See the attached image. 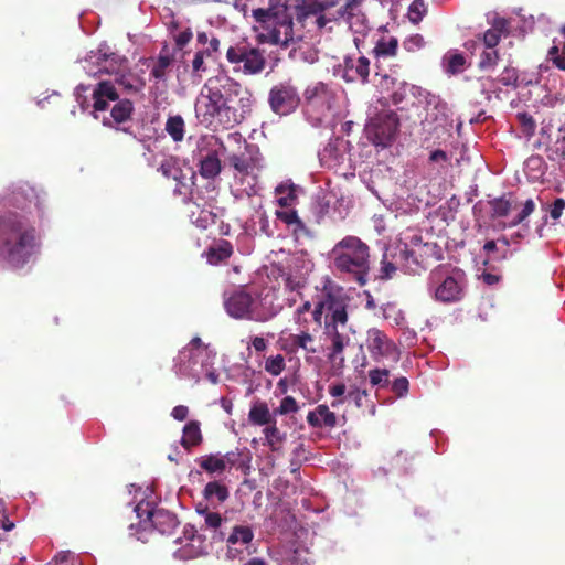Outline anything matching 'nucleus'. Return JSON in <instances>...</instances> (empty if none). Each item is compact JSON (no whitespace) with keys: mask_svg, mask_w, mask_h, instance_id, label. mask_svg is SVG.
I'll list each match as a JSON object with an SVG mask.
<instances>
[{"mask_svg":"<svg viewBox=\"0 0 565 565\" xmlns=\"http://www.w3.org/2000/svg\"><path fill=\"white\" fill-rule=\"evenodd\" d=\"M40 245L36 228L18 213L0 216V256L13 268L26 265Z\"/></svg>","mask_w":565,"mask_h":565,"instance_id":"1","label":"nucleus"},{"mask_svg":"<svg viewBox=\"0 0 565 565\" xmlns=\"http://www.w3.org/2000/svg\"><path fill=\"white\" fill-rule=\"evenodd\" d=\"M326 315L323 321V335L330 341L328 360L331 362L344 361L342 353L350 343V337L345 330L349 322V297L340 288H329L323 291Z\"/></svg>","mask_w":565,"mask_h":565,"instance_id":"2","label":"nucleus"},{"mask_svg":"<svg viewBox=\"0 0 565 565\" xmlns=\"http://www.w3.org/2000/svg\"><path fill=\"white\" fill-rule=\"evenodd\" d=\"M254 32L259 43L287 47L294 40L292 17L279 0H268L267 8H253Z\"/></svg>","mask_w":565,"mask_h":565,"instance_id":"3","label":"nucleus"},{"mask_svg":"<svg viewBox=\"0 0 565 565\" xmlns=\"http://www.w3.org/2000/svg\"><path fill=\"white\" fill-rule=\"evenodd\" d=\"M334 269L348 275L360 286L367 282L370 271V247L358 236L348 235L339 241L331 250Z\"/></svg>","mask_w":565,"mask_h":565,"instance_id":"4","label":"nucleus"},{"mask_svg":"<svg viewBox=\"0 0 565 565\" xmlns=\"http://www.w3.org/2000/svg\"><path fill=\"white\" fill-rule=\"evenodd\" d=\"M428 279L436 301L448 305L463 299L466 275L461 269L440 265L430 271Z\"/></svg>","mask_w":565,"mask_h":565,"instance_id":"5","label":"nucleus"},{"mask_svg":"<svg viewBox=\"0 0 565 565\" xmlns=\"http://www.w3.org/2000/svg\"><path fill=\"white\" fill-rule=\"evenodd\" d=\"M399 117L390 108H383L370 116L364 131L367 139L375 146L388 147L399 131Z\"/></svg>","mask_w":565,"mask_h":565,"instance_id":"6","label":"nucleus"},{"mask_svg":"<svg viewBox=\"0 0 565 565\" xmlns=\"http://www.w3.org/2000/svg\"><path fill=\"white\" fill-rule=\"evenodd\" d=\"M214 353L199 337H194L190 343L179 351L175 358V367L184 376L199 377L200 369L212 366Z\"/></svg>","mask_w":565,"mask_h":565,"instance_id":"7","label":"nucleus"},{"mask_svg":"<svg viewBox=\"0 0 565 565\" xmlns=\"http://www.w3.org/2000/svg\"><path fill=\"white\" fill-rule=\"evenodd\" d=\"M118 100L111 108L110 115L115 122H126L131 118L134 104L128 98L119 99V94L111 82L100 81L93 90V108L95 111H104L109 102Z\"/></svg>","mask_w":565,"mask_h":565,"instance_id":"8","label":"nucleus"},{"mask_svg":"<svg viewBox=\"0 0 565 565\" xmlns=\"http://www.w3.org/2000/svg\"><path fill=\"white\" fill-rule=\"evenodd\" d=\"M225 106V98L217 87L206 83L195 102V115L205 127L220 124L221 109Z\"/></svg>","mask_w":565,"mask_h":565,"instance_id":"9","label":"nucleus"},{"mask_svg":"<svg viewBox=\"0 0 565 565\" xmlns=\"http://www.w3.org/2000/svg\"><path fill=\"white\" fill-rule=\"evenodd\" d=\"M307 111L315 115L317 120L326 118L334 108L335 94L324 83H317L305 92Z\"/></svg>","mask_w":565,"mask_h":565,"instance_id":"10","label":"nucleus"},{"mask_svg":"<svg viewBox=\"0 0 565 565\" xmlns=\"http://www.w3.org/2000/svg\"><path fill=\"white\" fill-rule=\"evenodd\" d=\"M299 103L300 97L297 88L289 83H280L270 89L269 104L271 110L280 116L292 113Z\"/></svg>","mask_w":565,"mask_h":565,"instance_id":"11","label":"nucleus"},{"mask_svg":"<svg viewBox=\"0 0 565 565\" xmlns=\"http://www.w3.org/2000/svg\"><path fill=\"white\" fill-rule=\"evenodd\" d=\"M135 512L138 518H142V514H146V519L142 521L145 529L149 523L154 530L163 535H170L173 533L175 527L179 525V521L174 514L171 512L159 509V510H149L148 503L143 509L142 503H139L135 507Z\"/></svg>","mask_w":565,"mask_h":565,"instance_id":"12","label":"nucleus"},{"mask_svg":"<svg viewBox=\"0 0 565 565\" xmlns=\"http://www.w3.org/2000/svg\"><path fill=\"white\" fill-rule=\"evenodd\" d=\"M367 349L375 361L388 358L397 353L396 344L380 329L372 328L367 331Z\"/></svg>","mask_w":565,"mask_h":565,"instance_id":"13","label":"nucleus"},{"mask_svg":"<svg viewBox=\"0 0 565 565\" xmlns=\"http://www.w3.org/2000/svg\"><path fill=\"white\" fill-rule=\"evenodd\" d=\"M436 249L437 244L435 243L418 244L417 248H408L407 244H405L402 257L406 263L407 269L412 273H417L427 267L428 257L436 254Z\"/></svg>","mask_w":565,"mask_h":565,"instance_id":"14","label":"nucleus"},{"mask_svg":"<svg viewBox=\"0 0 565 565\" xmlns=\"http://www.w3.org/2000/svg\"><path fill=\"white\" fill-rule=\"evenodd\" d=\"M490 28L482 34V43L486 49H495L502 36L511 33V20L493 12L488 18Z\"/></svg>","mask_w":565,"mask_h":565,"instance_id":"15","label":"nucleus"},{"mask_svg":"<svg viewBox=\"0 0 565 565\" xmlns=\"http://www.w3.org/2000/svg\"><path fill=\"white\" fill-rule=\"evenodd\" d=\"M370 60L366 56H345L343 61V79L347 83L367 84Z\"/></svg>","mask_w":565,"mask_h":565,"instance_id":"16","label":"nucleus"},{"mask_svg":"<svg viewBox=\"0 0 565 565\" xmlns=\"http://www.w3.org/2000/svg\"><path fill=\"white\" fill-rule=\"evenodd\" d=\"M226 555L231 559H244V553L247 551V526L236 525L226 539Z\"/></svg>","mask_w":565,"mask_h":565,"instance_id":"17","label":"nucleus"},{"mask_svg":"<svg viewBox=\"0 0 565 565\" xmlns=\"http://www.w3.org/2000/svg\"><path fill=\"white\" fill-rule=\"evenodd\" d=\"M227 313L235 319H243L247 316V290L246 286H239L228 294L224 301Z\"/></svg>","mask_w":565,"mask_h":565,"instance_id":"18","label":"nucleus"},{"mask_svg":"<svg viewBox=\"0 0 565 565\" xmlns=\"http://www.w3.org/2000/svg\"><path fill=\"white\" fill-rule=\"evenodd\" d=\"M398 45L399 42L397 38L388 34L381 35L376 40L375 45L372 50V55L375 58V66L379 68V63L382 60H387L390 57L396 56Z\"/></svg>","mask_w":565,"mask_h":565,"instance_id":"19","label":"nucleus"},{"mask_svg":"<svg viewBox=\"0 0 565 565\" xmlns=\"http://www.w3.org/2000/svg\"><path fill=\"white\" fill-rule=\"evenodd\" d=\"M174 62V55L170 53L168 45H164L157 60L153 61V64L150 70V75L157 82H164L167 79L168 73L171 71L172 64Z\"/></svg>","mask_w":565,"mask_h":565,"instance_id":"20","label":"nucleus"},{"mask_svg":"<svg viewBox=\"0 0 565 565\" xmlns=\"http://www.w3.org/2000/svg\"><path fill=\"white\" fill-rule=\"evenodd\" d=\"M362 2L363 0H348L344 6H342L337 11V18L344 20L351 28L354 24H363L365 20V15L362 12Z\"/></svg>","mask_w":565,"mask_h":565,"instance_id":"21","label":"nucleus"},{"mask_svg":"<svg viewBox=\"0 0 565 565\" xmlns=\"http://www.w3.org/2000/svg\"><path fill=\"white\" fill-rule=\"evenodd\" d=\"M307 422L313 428H333L337 425V416L327 405H318L308 413Z\"/></svg>","mask_w":565,"mask_h":565,"instance_id":"22","label":"nucleus"},{"mask_svg":"<svg viewBox=\"0 0 565 565\" xmlns=\"http://www.w3.org/2000/svg\"><path fill=\"white\" fill-rule=\"evenodd\" d=\"M242 100L243 99H239L238 104H241ZM232 102V99H225V106L221 109L218 125H222L225 128H233L245 119L244 105H238L239 107H236L231 104Z\"/></svg>","mask_w":565,"mask_h":565,"instance_id":"23","label":"nucleus"},{"mask_svg":"<svg viewBox=\"0 0 565 565\" xmlns=\"http://www.w3.org/2000/svg\"><path fill=\"white\" fill-rule=\"evenodd\" d=\"M232 254V244L226 239H220L209 246L203 256L210 265L215 266L230 258Z\"/></svg>","mask_w":565,"mask_h":565,"instance_id":"24","label":"nucleus"},{"mask_svg":"<svg viewBox=\"0 0 565 565\" xmlns=\"http://www.w3.org/2000/svg\"><path fill=\"white\" fill-rule=\"evenodd\" d=\"M329 7H331V3L328 1L301 0V2L295 7V14L299 22H303L311 15L317 17L324 12Z\"/></svg>","mask_w":565,"mask_h":565,"instance_id":"25","label":"nucleus"},{"mask_svg":"<svg viewBox=\"0 0 565 565\" xmlns=\"http://www.w3.org/2000/svg\"><path fill=\"white\" fill-rule=\"evenodd\" d=\"M221 160L216 152H209L200 160V174L205 179H214L221 173Z\"/></svg>","mask_w":565,"mask_h":565,"instance_id":"26","label":"nucleus"},{"mask_svg":"<svg viewBox=\"0 0 565 565\" xmlns=\"http://www.w3.org/2000/svg\"><path fill=\"white\" fill-rule=\"evenodd\" d=\"M202 443V433L200 428V423L198 420L189 422L183 428V436L181 439V445L185 449H191Z\"/></svg>","mask_w":565,"mask_h":565,"instance_id":"27","label":"nucleus"},{"mask_svg":"<svg viewBox=\"0 0 565 565\" xmlns=\"http://www.w3.org/2000/svg\"><path fill=\"white\" fill-rule=\"evenodd\" d=\"M443 64L447 74L456 75L465 71L466 58L457 51H448L443 57Z\"/></svg>","mask_w":565,"mask_h":565,"instance_id":"28","label":"nucleus"},{"mask_svg":"<svg viewBox=\"0 0 565 565\" xmlns=\"http://www.w3.org/2000/svg\"><path fill=\"white\" fill-rule=\"evenodd\" d=\"M276 414L270 413L268 406L265 403H256L249 409V422L264 426L273 423Z\"/></svg>","mask_w":565,"mask_h":565,"instance_id":"29","label":"nucleus"},{"mask_svg":"<svg viewBox=\"0 0 565 565\" xmlns=\"http://www.w3.org/2000/svg\"><path fill=\"white\" fill-rule=\"evenodd\" d=\"M159 171L168 179H173L178 181V186L174 189V192L182 194L181 186H184V184L181 181L182 171L177 166L175 161L173 159H166L160 164Z\"/></svg>","mask_w":565,"mask_h":565,"instance_id":"30","label":"nucleus"},{"mask_svg":"<svg viewBox=\"0 0 565 565\" xmlns=\"http://www.w3.org/2000/svg\"><path fill=\"white\" fill-rule=\"evenodd\" d=\"M489 205L491 207L490 216L494 220L507 217L513 207V202L507 195H502L489 201Z\"/></svg>","mask_w":565,"mask_h":565,"instance_id":"31","label":"nucleus"},{"mask_svg":"<svg viewBox=\"0 0 565 565\" xmlns=\"http://www.w3.org/2000/svg\"><path fill=\"white\" fill-rule=\"evenodd\" d=\"M199 466L209 473L223 472L226 468V460L220 455H207L201 457Z\"/></svg>","mask_w":565,"mask_h":565,"instance_id":"32","label":"nucleus"},{"mask_svg":"<svg viewBox=\"0 0 565 565\" xmlns=\"http://www.w3.org/2000/svg\"><path fill=\"white\" fill-rule=\"evenodd\" d=\"M198 209H199L198 213L193 211L191 214L192 222L198 227L205 230L209 226L216 224L217 218H218L216 213H214L211 210H207L205 207L200 209L198 206Z\"/></svg>","mask_w":565,"mask_h":565,"instance_id":"33","label":"nucleus"},{"mask_svg":"<svg viewBox=\"0 0 565 565\" xmlns=\"http://www.w3.org/2000/svg\"><path fill=\"white\" fill-rule=\"evenodd\" d=\"M184 120L180 115L167 119L166 130L174 141H182L184 138Z\"/></svg>","mask_w":565,"mask_h":565,"instance_id":"34","label":"nucleus"},{"mask_svg":"<svg viewBox=\"0 0 565 565\" xmlns=\"http://www.w3.org/2000/svg\"><path fill=\"white\" fill-rule=\"evenodd\" d=\"M500 60V54L497 49H484L478 62L480 71H492L495 68Z\"/></svg>","mask_w":565,"mask_h":565,"instance_id":"35","label":"nucleus"},{"mask_svg":"<svg viewBox=\"0 0 565 565\" xmlns=\"http://www.w3.org/2000/svg\"><path fill=\"white\" fill-rule=\"evenodd\" d=\"M116 83L127 93H139L145 86V82L131 74L120 75L116 78Z\"/></svg>","mask_w":565,"mask_h":565,"instance_id":"36","label":"nucleus"},{"mask_svg":"<svg viewBox=\"0 0 565 565\" xmlns=\"http://www.w3.org/2000/svg\"><path fill=\"white\" fill-rule=\"evenodd\" d=\"M204 497L207 500H216L218 502H223L226 500L228 492L225 486L221 484L217 481L209 482L204 488Z\"/></svg>","mask_w":565,"mask_h":565,"instance_id":"37","label":"nucleus"},{"mask_svg":"<svg viewBox=\"0 0 565 565\" xmlns=\"http://www.w3.org/2000/svg\"><path fill=\"white\" fill-rule=\"evenodd\" d=\"M515 117L524 137L527 139L532 138L536 130V122L534 118L525 111L518 113Z\"/></svg>","mask_w":565,"mask_h":565,"instance_id":"38","label":"nucleus"},{"mask_svg":"<svg viewBox=\"0 0 565 565\" xmlns=\"http://www.w3.org/2000/svg\"><path fill=\"white\" fill-rule=\"evenodd\" d=\"M289 341L294 348L303 349L308 353L317 352L316 348L310 347V343L313 342V337L308 332H301L300 334H291Z\"/></svg>","mask_w":565,"mask_h":565,"instance_id":"39","label":"nucleus"},{"mask_svg":"<svg viewBox=\"0 0 565 565\" xmlns=\"http://www.w3.org/2000/svg\"><path fill=\"white\" fill-rule=\"evenodd\" d=\"M535 202L527 199L523 204L521 211L509 222V227H515L523 224L525 220L535 211Z\"/></svg>","mask_w":565,"mask_h":565,"instance_id":"40","label":"nucleus"},{"mask_svg":"<svg viewBox=\"0 0 565 565\" xmlns=\"http://www.w3.org/2000/svg\"><path fill=\"white\" fill-rule=\"evenodd\" d=\"M546 156L551 161L565 160V136L557 138L554 145L546 149Z\"/></svg>","mask_w":565,"mask_h":565,"instance_id":"41","label":"nucleus"},{"mask_svg":"<svg viewBox=\"0 0 565 565\" xmlns=\"http://www.w3.org/2000/svg\"><path fill=\"white\" fill-rule=\"evenodd\" d=\"M265 371L273 376H278L285 370V359L281 354L269 356L265 361Z\"/></svg>","mask_w":565,"mask_h":565,"instance_id":"42","label":"nucleus"},{"mask_svg":"<svg viewBox=\"0 0 565 565\" xmlns=\"http://www.w3.org/2000/svg\"><path fill=\"white\" fill-rule=\"evenodd\" d=\"M498 82L503 86L518 87L519 72L513 66H505L501 74L498 76Z\"/></svg>","mask_w":565,"mask_h":565,"instance_id":"43","label":"nucleus"},{"mask_svg":"<svg viewBox=\"0 0 565 565\" xmlns=\"http://www.w3.org/2000/svg\"><path fill=\"white\" fill-rule=\"evenodd\" d=\"M227 60L231 63H241L243 62V70L247 72V49L246 47H230L227 50Z\"/></svg>","mask_w":565,"mask_h":565,"instance_id":"44","label":"nucleus"},{"mask_svg":"<svg viewBox=\"0 0 565 565\" xmlns=\"http://www.w3.org/2000/svg\"><path fill=\"white\" fill-rule=\"evenodd\" d=\"M103 61L105 65L100 66L98 72L110 74L119 68L121 57L115 53H111L109 55L104 54Z\"/></svg>","mask_w":565,"mask_h":565,"instance_id":"45","label":"nucleus"},{"mask_svg":"<svg viewBox=\"0 0 565 565\" xmlns=\"http://www.w3.org/2000/svg\"><path fill=\"white\" fill-rule=\"evenodd\" d=\"M426 12L424 0H414L409 6L408 18L412 22L417 23L423 19Z\"/></svg>","mask_w":565,"mask_h":565,"instance_id":"46","label":"nucleus"},{"mask_svg":"<svg viewBox=\"0 0 565 565\" xmlns=\"http://www.w3.org/2000/svg\"><path fill=\"white\" fill-rule=\"evenodd\" d=\"M265 426L266 427L264 428L263 431H264L266 441L270 446H274V445L280 443L281 441V436H280L279 429L276 426V419L273 423L267 424Z\"/></svg>","mask_w":565,"mask_h":565,"instance_id":"47","label":"nucleus"},{"mask_svg":"<svg viewBox=\"0 0 565 565\" xmlns=\"http://www.w3.org/2000/svg\"><path fill=\"white\" fill-rule=\"evenodd\" d=\"M297 411L298 405L296 399L292 396H286L281 399L279 407L274 411V414L286 415L296 413Z\"/></svg>","mask_w":565,"mask_h":565,"instance_id":"48","label":"nucleus"},{"mask_svg":"<svg viewBox=\"0 0 565 565\" xmlns=\"http://www.w3.org/2000/svg\"><path fill=\"white\" fill-rule=\"evenodd\" d=\"M390 372L386 369H374L369 373L370 382L373 386L385 385L388 382Z\"/></svg>","mask_w":565,"mask_h":565,"instance_id":"49","label":"nucleus"},{"mask_svg":"<svg viewBox=\"0 0 565 565\" xmlns=\"http://www.w3.org/2000/svg\"><path fill=\"white\" fill-rule=\"evenodd\" d=\"M396 271V266L386 259V255L383 256L381 260V267L379 270V278L382 280H387L393 277Z\"/></svg>","mask_w":565,"mask_h":565,"instance_id":"50","label":"nucleus"},{"mask_svg":"<svg viewBox=\"0 0 565 565\" xmlns=\"http://www.w3.org/2000/svg\"><path fill=\"white\" fill-rule=\"evenodd\" d=\"M196 511L205 515V524L209 527L217 529L221 525L222 518L220 513L209 512L207 508L201 509L200 505L196 508Z\"/></svg>","mask_w":565,"mask_h":565,"instance_id":"51","label":"nucleus"},{"mask_svg":"<svg viewBox=\"0 0 565 565\" xmlns=\"http://www.w3.org/2000/svg\"><path fill=\"white\" fill-rule=\"evenodd\" d=\"M265 61L255 49H249V73H258L264 68Z\"/></svg>","mask_w":565,"mask_h":565,"instance_id":"52","label":"nucleus"},{"mask_svg":"<svg viewBox=\"0 0 565 565\" xmlns=\"http://www.w3.org/2000/svg\"><path fill=\"white\" fill-rule=\"evenodd\" d=\"M205 55H209L205 51H199L195 53L194 58L192 61V71L195 76H199L201 78V72H204L205 65H204V57Z\"/></svg>","mask_w":565,"mask_h":565,"instance_id":"53","label":"nucleus"},{"mask_svg":"<svg viewBox=\"0 0 565 565\" xmlns=\"http://www.w3.org/2000/svg\"><path fill=\"white\" fill-rule=\"evenodd\" d=\"M424 39L419 34H414L403 42V46L408 52H414L424 46Z\"/></svg>","mask_w":565,"mask_h":565,"instance_id":"54","label":"nucleus"},{"mask_svg":"<svg viewBox=\"0 0 565 565\" xmlns=\"http://www.w3.org/2000/svg\"><path fill=\"white\" fill-rule=\"evenodd\" d=\"M408 386H409L408 380L404 376H401L393 382L392 391L395 395H397L398 397H402L407 394Z\"/></svg>","mask_w":565,"mask_h":565,"instance_id":"55","label":"nucleus"},{"mask_svg":"<svg viewBox=\"0 0 565 565\" xmlns=\"http://www.w3.org/2000/svg\"><path fill=\"white\" fill-rule=\"evenodd\" d=\"M277 217L285 222L287 225L297 224L302 226V222L299 220L295 210L277 212Z\"/></svg>","mask_w":565,"mask_h":565,"instance_id":"56","label":"nucleus"},{"mask_svg":"<svg viewBox=\"0 0 565 565\" xmlns=\"http://www.w3.org/2000/svg\"><path fill=\"white\" fill-rule=\"evenodd\" d=\"M230 164L242 174V179L247 174V160L243 157L232 156L230 158Z\"/></svg>","mask_w":565,"mask_h":565,"instance_id":"57","label":"nucleus"},{"mask_svg":"<svg viewBox=\"0 0 565 565\" xmlns=\"http://www.w3.org/2000/svg\"><path fill=\"white\" fill-rule=\"evenodd\" d=\"M324 315H326V305H324V299H323V295H322L321 298L319 299V301L316 303L315 309L312 310L313 321L317 324L322 326V318L324 319Z\"/></svg>","mask_w":565,"mask_h":565,"instance_id":"58","label":"nucleus"},{"mask_svg":"<svg viewBox=\"0 0 565 565\" xmlns=\"http://www.w3.org/2000/svg\"><path fill=\"white\" fill-rule=\"evenodd\" d=\"M565 209V200L562 198L556 199L550 206V215L553 220H558Z\"/></svg>","mask_w":565,"mask_h":565,"instance_id":"59","label":"nucleus"},{"mask_svg":"<svg viewBox=\"0 0 565 565\" xmlns=\"http://www.w3.org/2000/svg\"><path fill=\"white\" fill-rule=\"evenodd\" d=\"M248 153H249V169L262 168L263 167V164H262L263 158L259 154L258 148L254 149V147L249 145Z\"/></svg>","mask_w":565,"mask_h":565,"instance_id":"60","label":"nucleus"},{"mask_svg":"<svg viewBox=\"0 0 565 565\" xmlns=\"http://www.w3.org/2000/svg\"><path fill=\"white\" fill-rule=\"evenodd\" d=\"M193 34L190 29L180 32L175 38V43L179 50L183 49L192 39Z\"/></svg>","mask_w":565,"mask_h":565,"instance_id":"61","label":"nucleus"},{"mask_svg":"<svg viewBox=\"0 0 565 565\" xmlns=\"http://www.w3.org/2000/svg\"><path fill=\"white\" fill-rule=\"evenodd\" d=\"M284 284L285 287L291 291L300 289L303 286L300 279H297L290 275L284 277Z\"/></svg>","mask_w":565,"mask_h":565,"instance_id":"62","label":"nucleus"},{"mask_svg":"<svg viewBox=\"0 0 565 565\" xmlns=\"http://www.w3.org/2000/svg\"><path fill=\"white\" fill-rule=\"evenodd\" d=\"M543 158L540 157V156H531L526 161H525V166L526 168L529 169H532V170H539L542 172V167H543Z\"/></svg>","mask_w":565,"mask_h":565,"instance_id":"63","label":"nucleus"},{"mask_svg":"<svg viewBox=\"0 0 565 565\" xmlns=\"http://www.w3.org/2000/svg\"><path fill=\"white\" fill-rule=\"evenodd\" d=\"M172 417L177 420H184L189 415V408L184 405H178L172 409Z\"/></svg>","mask_w":565,"mask_h":565,"instance_id":"64","label":"nucleus"}]
</instances>
